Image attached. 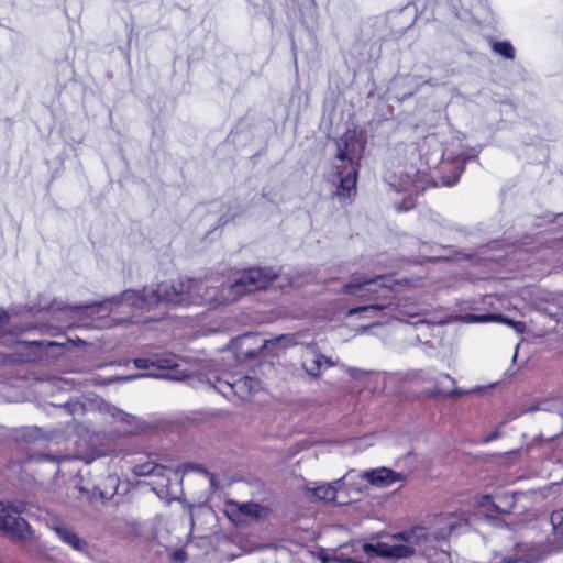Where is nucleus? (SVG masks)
I'll return each mask as SVG.
<instances>
[{"mask_svg":"<svg viewBox=\"0 0 563 563\" xmlns=\"http://www.w3.org/2000/svg\"><path fill=\"white\" fill-rule=\"evenodd\" d=\"M200 285L194 278H178L165 280L156 285L145 287L142 292L125 290L119 300H110L109 303L125 305L139 309L151 308L159 303L166 306L192 305L194 290Z\"/></svg>","mask_w":563,"mask_h":563,"instance_id":"1","label":"nucleus"},{"mask_svg":"<svg viewBox=\"0 0 563 563\" xmlns=\"http://www.w3.org/2000/svg\"><path fill=\"white\" fill-rule=\"evenodd\" d=\"M467 522L464 514L448 512L437 515L428 526L417 525L411 529L393 534L395 541H407L413 552L427 554L437 542L446 540L451 533Z\"/></svg>","mask_w":563,"mask_h":563,"instance_id":"2","label":"nucleus"},{"mask_svg":"<svg viewBox=\"0 0 563 563\" xmlns=\"http://www.w3.org/2000/svg\"><path fill=\"white\" fill-rule=\"evenodd\" d=\"M362 145L356 140H347L344 148H339L338 158L341 161V165H336L339 187L336 195L340 198H349L356 191V179H357V165L355 158H357Z\"/></svg>","mask_w":563,"mask_h":563,"instance_id":"3","label":"nucleus"},{"mask_svg":"<svg viewBox=\"0 0 563 563\" xmlns=\"http://www.w3.org/2000/svg\"><path fill=\"white\" fill-rule=\"evenodd\" d=\"M277 277L272 268H250L231 285H228L227 300H239L242 296L266 288Z\"/></svg>","mask_w":563,"mask_h":563,"instance_id":"4","label":"nucleus"},{"mask_svg":"<svg viewBox=\"0 0 563 563\" xmlns=\"http://www.w3.org/2000/svg\"><path fill=\"white\" fill-rule=\"evenodd\" d=\"M19 514L16 507L3 508L0 512V531L11 539L26 541L31 539V528Z\"/></svg>","mask_w":563,"mask_h":563,"instance_id":"5","label":"nucleus"},{"mask_svg":"<svg viewBox=\"0 0 563 563\" xmlns=\"http://www.w3.org/2000/svg\"><path fill=\"white\" fill-rule=\"evenodd\" d=\"M224 512L236 526L245 525L249 520H261L267 517L268 509L256 503H239L229 500L225 503Z\"/></svg>","mask_w":563,"mask_h":563,"instance_id":"6","label":"nucleus"},{"mask_svg":"<svg viewBox=\"0 0 563 563\" xmlns=\"http://www.w3.org/2000/svg\"><path fill=\"white\" fill-rule=\"evenodd\" d=\"M153 371L146 374H137L122 378L133 380L142 377L164 378L170 380H183L187 375L178 368L176 358L173 356H154Z\"/></svg>","mask_w":563,"mask_h":563,"instance_id":"7","label":"nucleus"},{"mask_svg":"<svg viewBox=\"0 0 563 563\" xmlns=\"http://www.w3.org/2000/svg\"><path fill=\"white\" fill-rule=\"evenodd\" d=\"M363 551L367 554H373L386 559H408L415 555L412 547L407 541H395L393 536L389 541L377 542L376 544H363Z\"/></svg>","mask_w":563,"mask_h":563,"instance_id":"8","label":"nucleus"},{"mask_svg":"<svg viewBox=\"0 0 563 563\" xmlns=\"http://www.w3.org/2000/svg\"><path fill=\"white\" fill-rule=\"evenodd\" d=\"M197 282L200 286L194 290V296L197 298L192 299V305L206 303L212 308H218L234 302V300H227L228 286H223L219 289L213 286H208L203 280L197 279Z\"/></svg>","mask_w":563,"mask_h":563,"instance_id":"9","label":"nucleus"},{"mask_svg":"<svg viewBox=\"0 0 563 563\" xmlns=\"http://www.w3.org/2000/svg\"><path fill=\"white\" fill-rule=\"evenodd\" d=\"M390 276H377L372 279L353 278L351 282L345 284L341 290L342 294H349L358 297H366L380 288H391Z\"/></svg>","mask_w":563,"mask_h":563,"instance_id":"10","label":"nucleus"},{"mask_svg":"<svg viewBox=\"0 0 563 563\" xmlns=\"http://www.w3.org/2000/svg\"><path fill=\"white\" fill-rule=\"evenodd\" d=\"M336 363L321 354L313 345H308L301 357L303 371L312 378H319L323 367H333Z\"/></svg>","mask_w":563,"mask_h":563,"instance_id":"11","label":"nucleus"},{"mask_svg":"<svg viewBox=\"0 0 563 563\" xmlns=\"http://www.w3.org/2000/svg\"><path fill=\"white\" fill-rule=\"evenodd\" d=\"M358 476L377 488L389 487L393 484L402 482L405 479L404 474L395 472L388 467L368 470L361 473Z\"/></svg>","mask_w":563,"mask_h":563,"instance_id":"12","label":"nucleus"},{"mask_svg":"<svg viewBox=\"0 0 563 563\" xmlns=\"http://www.w3.org/2000/svg\"><path fill=\"white\" fill-rule=\"evenodd\" d=\"M225 387L239 398L246 399L261 388V383L254 377L245 376L233 383H225Z\"/></svg>","mask_w":563,"mask_h":563,"instance_id":"13","label":"nucleus"},{"mask_svg":"<svg viewBox=\"0 0 563 563\" xmlns=\"http://www.w3.org/2000/svg\"><path fill=\"white\" fill-rule=\"evenodd\" d=\"M52 529L65 544L69 545L75 551L82 553L88 551V543L70 528L64 525H55Z\"/></svg>","mask_w":563,"mask_h":563,"instance_id":"14","label":"nucleus"},{"mask_svg":"<svg viewBox=\"0 0 563 563\" xmlns=\"http://www.w3.org/2000/svg\"><path fill=\"white\" fill-rule=\"evenodd\" d=\"M351 473L352 472H347L343 478L335 481L333 484H323L316 487L313 489V495L321 500H334L338 490L345 484L344 479L351 477Z\"/></svg>","mask_w":563,"mask_h":563,"instance_id":"15","label":"nucleus"},{"mask_svg":"<svg viewBox=\"0 0 563 563\" xmlns=\"http://www.w3.org/2000/svg\"><path fill=\"white\" fill-rule=\"evenodd\" d=\"M515 504V496H508V495H504V496H498V503L495 504V503H492V499L489 496H484L483 499H482V507L486 508L487 510H489V506H492L494 508L495 511L497 512H508L509 508H511Z\"/></svg>","mask_w":563,"mask_h":563,"instance_id":"16","label":"nucleus"},{"mask_svg":"<svg viewBox=\"0 0 563 563\" xmlns=\"http://www.w3.org/2000/svg\"><path fill=\"white\" fill-rule=\"evenodd\" d=\"M132 471L136 476H147V475L163 476L165 468L163 466H158V465L154 464L151 461H147L145 463L134 465Z\"/></svg>","mask_w":563,"mask_h":563,"instance_id":"17","label":"nucleus"},{"mask_svg":"<svg viewBox=\"0 0 563 563\" xmlns=\"http://www.w3.org/2000/svg\"><path fill=\"white\" fill-rule=\"evenodd\" d=\"M493 322L505 323L511 327L517 333H523L526 330V324L522 321H514L503 314H494Z\"/></svg>","mask_w":563,"mask_h":563,"instance_id":"18","label":"nucleus"},{"mask_svg":"<svg viewBox=\"0 0 563 563\" xmlns=\"http://www.w3.org/2000/svg\"><path fill=\"white\" fill-rule=\"evenodd\" d=\"M459 320L463 323H485V322H493L494 321V314H465L459 317Z\"/></svg>","mask_w":563,"mask_h":563,"instance_id":"19","label":"nucleus"},{"mask_svg":"<svg viewBox=\"0 0 563 563\" xmlns=\"http://www.w3.org/2000/svg\"><path fill=\"white\" fill-rule=\"evenodd\" d=\"M493 48L499 55L512 59L515 56V49L509 42H497L493 45Z\"/></svg>","mask_w":563,"mask_h":563,"instance_id":"20","label":"nucleus"},{"mask_svg":"<svg viewBox=\"0 0 563 563\" xmlns=\"http://www.w3.org/2000/svg\"><path fill=\"white\" fill-rule=\"evenodd\" d=\"M489 563H528V562L525 560H521V559H512L510 556H506L503 554H495L490 559Z\"/></svg>","mask_w":563,"mask_h":563,"instance_id":"21","label":"nucleus"},{"mask_svg":"<svg viewBox=\"0 0 563 563\" xmlns=\"http://www.w3.org/2000/svg\"><path fill=\"white\" fill-rule=\"evenodd\" d=\"M153 362H154V357H151V358H143V357H140V358H135L133 361L134 363V366L136 368H140V369H150V368H153Z\"/></svg>","mask_w":563,"mask_h":563,"instance_id":"22","label":"nucleus"},{"mask_svg":"<svg viewBox=\"0 0 563 563\" xmlns=\"http://www.w3.org/2000/svg\"><path fill=\"white\" fill-rule=\"evenodd\" d=\"M380 309H383V306H379V305L361 306V307L350 309L349 314L352 316V314H356V313L364 312V311H372V310L377 311Z\"/></svg>","mask_w":563,"mask_h":563,"instance_id":"23","label":"nucleus"},{"mask_svg":"<svg viewBox=\"0 0 563 563\" xmlns=\"http://www.w3.org/2000/svg\"><path fill=\"white\" fill-rule=\"evenodd\" d=\"M323 562L324 563H354L353 560L344 559V558H341L339 555H333V556L325 558L323 560Z\"/></svg>","mask_w":563,"mask_h":563,"instance_id":"24","label":"nucleus"},{"mask_svg":"<svg viewBox=\"0 0 563 563\" xmlns=\"http://www.w3.org/2000/svg\"><path fill=\"white\" fill-rule=\"evenodd\" d=\"M225 383H228L227 380H221V379H218L217 382V386L216 388L218 389L219 393H221L223 396L225 397H230V395L232 394V390L228 389L225 387Z\"/></svg>","mask_w":563,"mask_h":563,"instance_id":"25","label":"nucleus"},{"mask_svg":"<svg viewBox=\"0 0 563 563\" xmlns=\"http://www.w3.org/2000/svg\"><path fill=\"white\" fill-rule=\"evenodd\" d=\"M172 559H173L174 562L183 563L185 561V559H186V554L183 551H175L172 554Z\"/></svg>","mask_w":563,"mask_h":563,"instance_id":"26","label":"nucleus"},{"mask_svg":"<svg viewBox=\"0 0 563 563\" xmlns=\"http://www.w3.org/2000/svg\"><path fill=\"white\" fill-rule=\"evenodd\" d=\"M279 340L284 341L287 346L295 345L297 343L294 335H283Z\"/></svg>","mask_w":563,"mask_h":563,"instance_id":"27","label":"nucleus"},{"mask_svg":"<svg viewBox=\"0 0 563 563\" xmlns=\"http://www.w3.org/2000/svg\"><path fill=\"white\" fill-rule=\"evenodd\" d=\"M86 308L88 309H93L96 310L97 312H101L103 309H106V305L104 303H98V305H93V306H87Z\"/></svg>","mask_w":563,"mask_h":563,"instance_id":"28","label":"nucleus"},{"mask_svg":"<svg viewBox=\"0 0 563 563\" xmlns=\"http://www.w3.org/2000/svg\"><path fill=\"white\" fill-rule=\"evenodd\" d=\"M465 391L461 390V389H457V388H454L453 390H451L450 393H448L446 395L449 396H454V397H459V396H462L464 395Z\"/></svg>","mask_w":563,"mask_h":563,"instance_id":"29","label":"nucleus"},{"mask_svg":"<svg viewBox=\"0 0 563 563\" xmlns=\"http://www.w3.org/2000/svg\"><path fill=\"white\" fill-rule=\"evenodd\" d=\"M459 176H455L452 180H444L443 184L446 186H453L457 183Z\"/></svg>","mask_w":563,"mask_h":563,"instance_id":"30","label":"nucleus"},{"mask_svg":"<svg viewBox=\"0 0 563 563\" xmlns=\"http://www.w3.org/2000/svg\"><path fill=\"white\" fill-rule=\"evenodd\" d=\"M257 353H258L257 351H247V352H245V355L253 357V356H256Z\"/></svg>","mask_w":563,"mask_h":563,"instance_id":"31","label":"nucleus"},{"mask_svg":"<svg viewBox=\"0 0 563 563\" xmlns=\"http://www.w3.org/2000/svg\"><path fill=\"white\" fill-rule=\"evenodd\" d=\"M290 284L294 286H300L301 284L297 279H291Z\"/></svg>","mask_w":563,"mask_h":563,"instance_id":"32","label":"nucleus"},{"mask_svg":"<svg viewBox=\"0 0 563 563\" xmlns=\"http://www.w3.org/2000/svg\"><path fill=\"white\" fill-rule=\"evenodd\" d=\"M3 318H7V313H5V312H1V313H0V323H1V324H3V322H2V319H3Z\"/></svg>","mask_w":563,"mask_h":563,"instance_id":"33","label":"nucleus"},{"mask_svg":"<svg viewBox=\"0 0 563 563\" xmlns=\"http://www.w3.org/2000/svg\"><path fill=\"white\" fill-rule=\"evenodd\" d=\"M250 339H252V338H251V336H249V335H245V336L243 338V341H247V340H250Z\"/></svg>","mask_w":563,"mask_h":563,"instance_id":"34","label":"nucleus"},{"mask_svg":"<svg viewBox=\"0 0 563 563\" xmlns=\"http://www.w3.org/2000/svg\"><path fill=\"white\" fill-rule=\"evenodd\" d=\"M445 377L454 383V379L450 377V375H445Z\"/></svg>","mask_w":563,"mask_h":563,"instance_id":"35","label":"nucleus"}]
</instances>
